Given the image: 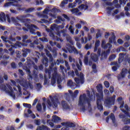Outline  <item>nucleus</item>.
I'll list each match as a JSON object with an SVG mask.
<instances>
[{
  "label": "nucleus",
  "instance_id": "nucleus-15",
  "mask_svg": "<svg viewBox=\"0 0 130 130\" xmlns=\"http://www.w3.org/2000/svg\"><path fill=\"white\" fill-rule=\"evenodd\" d=\"M7 19H10V15L9 14H6L4 12H2L1 14H0V21H2V22H6V18Z\"/></svg>",
  "mask_w": 130,
  "mask_h": 130
},
{
  "label": "nucleus",
  "instance_id": "nucleus-63",
  "mask_svg": "<svg viewBox=\"0 0 130 130\" xmlns=\"http://www.w3.org/2000/svg\"><path fill=\"white\" fill-rule=\"evenodd\" d=\"M91 48H92V45H88V44H86L85 45V49L88 50V49H91Z\"/></svg>",
  "mask_w": 130,
  "mask_h": 130
},
{
  "label": "nucleus",
  "instance_id": "nucleus-49",
  "mask_svg": "<svg viewBox=\"0 0 130 130\" xmlns=\"http://www.w3.org/2000/svg\"><path fill=\"white\" fill-rule=\"evenodd\" d=\"M65 66L67 67L68 71H70L71 70V67H70V65H69V62L67 61H65Z\"/></svg>",
  "mask_w": 130,
  "mask_h": 130
},
{
  "label": "nucleus",
  "instance_id": "nucleus-26",
  "mask_svg": "<svg viewBox=\"0 0 130 130\" xmlns=\"http://www.w3.org/2000/svg\"><path fill=\"white\" fill-rule=\"evenodd\" d=\"M36 130H50V128L46 125H42V126H38Z\"/></svg>",
  "mask_w": 130,
  "mask_h": 130
},
{
  "label": "nucleus",
  "instance_id": "nucleus-45",
  "mask_svg": "<svg viewBox=\"0 0 130 130\" xmlns=\"http://www.w3.org/2000/svg\"><path fill=\"white\" fill-rule=\"evenodd\" d=\"M23 105L24 107H26V108H29V109L32 107V106H31V104H26V103H23Z\"/></svg>",
  "mask_w": 130,
  "mask_h": 130
},
{
  "label": "nucleus",
  "instance_id": "nucleus-33",
  "mask_svg": "<svg viewBox=\"0 0 130 130\" xmlns=\"http://www.w3.org/2000/svg\"><path fill=\"white\" fill-rule=\"evenodd\" d=\"M110 118L111 119L113 123H114L115 122V116H114V114L113 113H111L110 115Z\"/></svg>",
  "mask_w": 130,
  "mask_h": 130
},
{
  "label": "nucleus",
  "instance_id": "nucleus-18",
  "mask_svg": "<svg viewBox=\"0 0 130 130\" xmlns=\"http://www.w3.org/2000/svg\"><path fill=\"white\" fill-rule=\"evenodd\" d=\"M67 85L70 87L72 90H75V89L77 88V84L73 82V81L71 80L68 81Z\"/></svg>",
  "mask_w": 130,
  "mask_h": 130
},
{
  "label": "nucleus",
  "instance_id": "nucleus-39",
  "mask_svg": "<svg viewBox=\"0 0 130 130\" xmlns=\"http://www.w3.org/2000/svg\"><path fill=\"white\" fill-rule=\"evenodd\" d=\"M11 6H15L14 5V2H8V3H6L5 5H4V7L5 8H6L7 7H11Z\"/></svg>",
  "mask_w": 130,
  "mask_h": 130
},
{
  "label": "nucleus",
  "instance_id": "nucleus-47",
  "mask_svg": "<svg viewBox=\"0 0 130 130\" xmlns=\"http://www.w3.org/2000/svg\"><path fill=\"white\" fill-rule=\"evenodd\" d=\"M49 36H50V37H51L52 38V39H53V40H54V39H55V38H56V36H55V35H54V34L53 32H52V31L51 32L49 33Z\"/></svg>",
  "mask_w": 130,
  "mask_h": 130
},
{
  "label": "nucleus",
  "instance_id": "nucleus-35",
  "mask_svg": "<svg viewBox=\"0 0 130 130\" xmlns=\"http://www.w3.org/2000/svg\"><path fill=\"white\" fill-rule=\"evenodd\" d=\"M71 12L72 14H78L80 12V10L78 8H73L71 10Z\"/></svg>",
  "mask_w": 130,
  "mask_h": 130
},
{
  "label": "nucleus",
  "instance_id": "nucleus-3",
  "mask_svg": "<svg viewBox=\"0 0 130 130\" xmlns=\"http://www.w3.org/2000/svg\"><path fill=\"white\" fill-rule=\"evenodd\" d=\"M75 73L77 77H78L74 78L75 83H76L77 85H79L80 84L83 85V84L85 83V77H84V74L82 72L79 74V71L77 69L75 70Z\"/></svg>",
  "mask_w": 130,
  "mask_h": 130
},
{
  "label": "nucleus",
  "instance_id": "nucleus-13",
  "mask_svg": "<svg viewBox=\"0 0 130 130\" xmlns=\"http://www.w3.org/2000/svg\"><path fill=\"white\" fill-rule=\"evenodd\" d=\"M54 67V63L52 62L49 66L50 69H45V73L48 75L49 79L51 78V71L53 70V67Z\"/></svg>",
  "mask_w": 130,
  "mask_h": 130
},
{
  "label": "nucleus",
  "instance_id": "nucleus-22",
  "mask_svg": "<svg viewBox=\"0 0 130 130\" xmlns=\"http://www.w3.org/2000/svg\"><path fill=\"white\" fill-rule=\"evenodd\" d=\"M28 37L27 35H24L22 36V42H23V43H31V42H32V41H31V40L28 39Z\"/></svg>",
  "mask_w": 130,
  "mask_h": 130
},
{
  "label": "nucleus",
  "instance_id": "nucleus-64",
  "mask_svg": "<svg viewBox=\"0 0 130 130\" xmlns=\"http://www.w3.org/2000/svg\"><path fill=\"white\" fill-rule=\"evenodd\" d=\"M129 126H125L123 127L122 130H129Z\"/></svg>",
  "mask_w": 130,
  "mask_h": 130
},
{
  "label": "nucleus",
  "instance_id": "nucleus-53",
  "mask_svg": "<svg viewBox=\"0 0 130 130\" xmlns=\"http://www.w3.org/2000/svg\"><path fill=\"white\" fill-rule=\"evenodd\" d=\"M49 121H50V120H47V123H49V125H50L51 127H53V126H54V123L52 122H49Z\"/></svg>",
  "mask_w": 130,
  "mask_h": 130
},
{
  "label": "nucleus",
  "instance_id": "nucleus-21",
  "mask_svg": "<svg viewBox=\"0 0 130 130\" xmlns=\"http://www.w3.org/2000/svg\"><path fill=\"white\" fill-rule=\"evenodd\" d=\"M79 3V4H82V1L81 0H75V2L73 3H70L69 4V8H71V9H74L76 7V5L77 3Z\"/></svg>",
  "mask_w": 130,
  "mask_h": 130
},
{
  "label": "nucleus",
  "instance_id": "nucleus-44",
  "mask_svg": "<svg viewBox=\"0 0 130 130\" xmlns=\"http://www.w3.org/2000/svg\"><path fill=\"white\" fill-rule=\"evenodd\" d=\"M116 57V55L115 54H112L109 57V60H113V59H115Z\"/></svg>",
  "mask_w": 130,
  "mask_h": 130
},
{
  "label": "nucleus",
  "instance_id": "nucleus-7",
  "mask_svg": "<svg viewBox=\"0 0 130 130\" xmlns=\"http://www.w3.org/2000/svg\"><path fill=\"white\" fill-rule=\"evenodd\" d=\"M96 99V106L98 110L102 111L103 110V106L102 105V100H103V94L102 93L101 95L98 93H95Z\"/></svg>",
  "mask_w": 130,
  "mask_h": 130
},
{
  "label": "nucleus",
  "instance_id": "nucleus-31",
  "mask_svg": "<svg viewBox=\"0 0 130 130\" xmlns=\"http://www.w3.org/2000/svg\"><path fill=\"white\" fill-rule=\"evenodd\" d=\"M6 93H8V94H9L10 96H11V97L16 98V95L14 94V90L10 91L9 89H8V90L6 91Z\"/></svg>",
  "mask_w": 130,
  "mask_h": 130
},
{
  "label": "nucleus",
  "instance_id": "nucleus-12",
  "mask_svg": "<svg viewBox=\"0 0 130 130\" xmlns=\"http://www.w3.org/2000/svg\"><path fill=\"white\" fill-rule=\"evenodd\" d=\"M67 49L70 53H73V52H74L75 54H79V52L75 46H72L70 45L69 47H67Z\"/></svg>",
  "mask_w": 130,
  "mask_h": 130
},
{
  "label": "nucleus",
  "instance_id": "nucleus-50",
  "mask_svg": "<svg viewBox=\"0 0 130 130\" xmlns=\"http://www.w3.org/2000/svg\"><path fill=\"white\" fill-rule=\"evenodd\" d=\"M68 3H69V0H63L61 3V6L62 7H64L65 5H67V4H68Z\"/></svg>",
  "mask_w": 130,
  "mask_h": 130
},
{
  "label": "nucleus",
  "instance_id": "nucleus-1",
  "mask_svg": "<svg viewBox=\"0 0 130 130\" xmlns=\"http://www.w3.org/2000/svg\"><path fill=\"white\" fill-rule=\"evenodd\" d=\"M86 102L88 104V108L89 109V111H92V105H91V100L87 98V95L85 93H83L82 95L81 94L79 96L78 105L82 107L81 108L82 111H86Z\"/></svg>",
  "mask_w": 130,
  "mask_h": 130
},
{
  "label": "nucleus",
  "instance_id": "nucleus-27",
  "mask_svg": "<svg viewBox=\"0 0 130 130\" xmlns=\"http://www.w3.org/2000/svg\"><path fill=\"white\" fill-rule=\"evenodd\" d=\"M42 62L46 68H47V67H48V58H47V57H44V58L42 60Z\"/></svg>",
  "mask_w": 130,
  "mask_h": 130
},
{
  "label": "nucleus",
  "instance_id": "nucleus-54",
  "mask_svg": "<svg viewBox=\"0 0 130 130\" xmlns=\"http://www.w3.org/2000/svg\"><path fill=\"white\" fill-rule=\"evenodd\" d=\"M35 10L34 8H30L26 10L27 13H31V12H33Z\"/></svg>",
  "mask_w": 130,
  "mask_h": 130
},
{
  "label": "nucleus",
  "instance_id": "nucleus-25",
  "mask_svg": "<svg viewBox=\"0 0 130 130\" xmlns=\"http://www.w3.org/2000/svg\"><path fill=\"white\" fill-rule=\"evenodd\" d=\"M101 42L100 41L97 40L95 41L94 48V52H96L98 50V47L100 46Z\"/></svg>",
  "mask_w": 130,
  "mask_h": 130
},
{
  "label": "nucleus",
  "instance_id": "nucleus-41",
  "mask_svg": "<svg viewBox=\"0 0 130 130\" xmlns=\"http://www.w3.org/2000/svg\"><path fill=\"white\" fill-rule=\"evenodd\" d=\"M78 94H79V90H76L74 92H73L72 97L73 98H77V96H78Z\"/></svg>",
  "mask_w": 130,
  "mask_h": 130
},
{
  "label": "nucleus",
  "instance_id": "nucleus-38",
  "mask_svg": "<svg viewBox=\"0 0 130 130\" xmlns=\"http://www.w3.org/2000/svg\"><path fill=\"white\" fill-rule=\"evenodd\" d=\"M84 62L85 66H89V58L88 56H85L84 57Z\"/></svg>",
  "mask_w": 130,
  "mask_h": 130
},
{
  "label": "nucleus",
  "instance_id": "nucleus-24",
  "mask_svg": "<svg viewBox=\"0 0 130 130\" xmlns=\"http://www.w3.org/2000/svg\"><path fill=\"white\" fill-rule=\"evenodd\" d=\"M96 89H97L98 92L100 93L99 95H101V94L103 95V91H102V89H103V86H102V84H99V85L96 86Z\"/></svg>",
  "mask_w": 130,
  "mask_h": 130
},
{
  "label": "nucleus",
  "instance_id": "nucleus-48",
  "mask_svg": "<svg viewBox=\"0 0 130 130\" xmlns=\"http://www.w3.org/2000/svg\"><path fill=\"white\" fill-rule=\"evenodd\" d=\"M11 68H12L14 70L17 69V65L16 64V63L15 62H12L11 63Z\"/></svg>",
  "mask_w": 130,
  "mask_h": 130
},
{
  "label": "nucleus",
  "instance_id": "nucleus-17",
  "mask_svg": "<svg viewBox=\"0 0 130 130\" xmlns=\"http://www.w3.org/2000/svg\"><path fill=\"white\" fill-rule=\"evenodd\" d=\"M127 73L130 75V69L128 70L126 68H123L120 73L121 78H124L125 77V75H126Z\"/></svg>",
  "mask_w": 130,
  "mask_h": 130
},
{
  "label": "nucleus",
  "instance_id": "nucleus-37",
  "mask_svg": "<svg viewBox=\"0 0 130 130\" xmlns=\"http://www.w3.org/2000/svg\"><path fill=\"white\" fill-rule=\"evenodd\" d=\"M12 20L13 22H14L15 26H18L19 27L21 26V24L20 23H18V21H17L16 19H15L14 17L12 18Z\"/></svg>",
  "mask_w": 130,
  "mask_h": 130
},
{
  "label": "nucleus",
  "instance_id": "nucleus-5",
  "mask_svg": "<svg viewBox=\"0 0 130 130\" xmlns=\"http://www.w3.org/2000/svg\"><path fill=\"white\" fill-rule=\"evenodd\" d=\"M1 39L5 43L6 47L10 48L12 46L13 41H16V38H13V36H10L8 38L4 36H1Z\"/></svg>",
  "mask_w": 130,
  "mask_h": 130
},
{
  "label": "nucleus",
  "instance_id": "nucleus-43",
  "mask_svg": "<svg viewBox=\"0 0 130 130\" xmlns=\"http://www.w3.org/2000/svg\"><path fill=\"white\" fill-rule=\"evenodd\" d=\"M39 40H41L42 42H48V40L45 37L40 38Z\"/></svg>",
  "mask_w": 130,
  "mask_h": 130
},
{
  "label": "nucleus",
  "instance_id": "nucleus-57",
  "mask_svg": "<svg viewBox=\"0 0 130 130\" xmlns=\"http://www.w3.org/2000/svg\"><path fill=\"white\" fill-rule=\"evenodd\" d=\"M123 40H122L121 39H119L117 40V43L120 45H121L122 44H123Z\"/></svg>",
  "mask_w": 130,
  "mask_h": 130
},
{
  "label": "nucleus",
  "instance_id": "nucleus-36",
  "mask_svg": "<svg viewBox=\"0 0 130 130\" xmlns=\"http://www.w3.org/2000/svg\"><path fill=\"white\" fill-rule=\"evenodd\" d=\"M92 69L93 70V72L94 74H97V66L96 64H93L92 66Z\"/></svg>",
  "mask_w": 130,
  "mask_h": 130
},
{
  "label": "nucleus",
  "instance_id": "nucleus-19",
  "mask_svg": "<svg viewBox=\"0 0 130 130\" xmlns=\"http://www.w3.org/2000/svg\"><path fill=\"white\" fill-rule=\"evenodd\" d=\"M76 126V124L72 122H67V125L66 127H63L61 130H67L68 127H75Z\"/></svg>",
  "mask_w": 130,
  "mask_h": 130
},
{
  "label": "nucleus",
  "instance_id": "nucleus-20",
  "mask_svg": "<svg viewBox=\"0 0 130 130\" xmlns=\"http://www.w3.org/2000/svg\"><path fill=\"white\" fill-rule=\"evenodd\" d=\"M57 77V73L54 72L52 74V77L51 78V84L53 85L55 83H56V78Z\"/></svg>",
  "mask_w": 130,
  "mask_h": 130
},
{
  "label": "nucleus",
  "instance_id": "nucleus-62",
  "mask_svg": "<svg viewBox=\"0 0 130 130\" xmlns=\"http://www.w3.org/2000/svg\"><path fill=\"white\" fill-rule=\"evenodd\" d=\"M75 58H73L72 57V56H69V61H70V62H73H73H75Z\"/></svg>",
  "mask_w": 130,
  "mask_h": 130
},
{
  "label": "nucleus",
  "instance_id": "nucleus-6",
  "mask_svg": "<svg viewBox=\"0 0 130 130\" xmlns=\"http://www.w3.org/2000/svg\"><path fill=\"white\" fill-rule=\"evenodd\" d=\"M50 100H48L47 101V103L50 106V107H51V106H53V108H55L56 109L57 108L58 104L59 103V101L58 100V98L56 95L53 96V97L50 96ZM52 102V103H51Z\"/></svg>",
  "mask_w": 130,
  "mask_h": 130
},
{
  "label": "nucleus",
  "instance_id": "nucleus-28",
  "mask_svg": "<svg viewBox=\"0 0 130 130\" xmlns=\"http://www.w3.org/2000/svg\"><path fill=\"white\" fill-rule=\"evenodd\" d=\"M55 21L57 24H60L61 22H64L66 19H64V18H61V16H59L57 17V19L55 20Z\"/></svg>",
  "mask_w": 130,
  "mask_h": 130
},
{
  "label": "nucleus",
  "instance_id": "nucleus-55",
  "mask_svg": "<svg viewBox=\"0 0 130 130\" xmlns=\"http://www.w3.org/2000/svg\"><path fill=\"white\" fill-rule=\"evenodd\" d=\"M118 68H119V66H113L112 67V71L113 72H116V71H117V69H118Z\"/></svg>",
  "mask_w": 130,
  "mask_h": 130
},
{
  "label": "nucleus",
  "instance_id": "nucleus-29",
  "mask_svg": "<svg viewBox=\"0 0 130 130\" xmlns=\"http://www.w3.org/2000/svg\"><path fill=\"white\" fill-rule=\"evenodd\" d=\"M53 118L52 119V120L54 122H58V121H60V120H61V119L60 118V117L56 116V115H54L53 116Z\"/></svg>",
  "mask_w": 130,
  "mask_h": 130
},
{
  "label": "nucleus",
  "instance_id": "nucleus-23",
  "mask_svg": "<svg viewBox=\"0 0 130 130\" xmlns=\"http://www.w3.org/2000/svg\"><path fill=\"white\" fill-rule=\"evenodd\" d=\"M99 56L97 55V54L92 53L91 54L90 58L94 62H97L98 61V59Z\"/></svg>",
  "mask_w": 130,
  "mask_h": 130
},
{
  "label": "nucleus",
  "instance_id": "nucleus-52",
  "mask_svg": "<svg viewBox=\"0 0 130 130\" xmlns=\"http://www.w3.org/2000/svg\"><path fill=\"white\" fill-rule=\"evenodd\" d=\"M37 88L39 91H40L41 89L42 88V85H41V83H38L37 84Z\"/></svg>",
  "mask_w": 130,
  "mask_h": 130
},
{
  "label": "nucleus",
  "instance_id": "nucleus-30",
  "mask_svg": "<svg viewBox=\"0 0 130 130\" xmlns=\"http://www.w3.org/2000/svg\"><path fill=\"white\" fill-rule=\"evenodd\" d=\"M112 36L111 37H110L109 39L110 43H113V41H114L115 40V39L116 38V37H115L114 32H112Z\"/></svg>",
  "mask_w": 130,
  "mask_h": 130
},
{
  "label": "nucleus",
  "instance_id": "nucleus-60",
  "mask_svg": "<svg viewBox=\"0 0 130 130\" xmlns=\"http://www.w3.org/2000/svg\"><path fill=\"white\" fill-rule=\"evenodd\" d=\"M109 90H110V92L111 94H112V93H113V92L114 91V87H113V86H111L109 88Z\"/></svg>",
  "mask_w": 130,
  "mask_h": 130
},
{
  "label": "nucleus",
  "instance_id": "nucleus-2",
  "mask_svg": "<svg viewBox=\"0 0 130 130\" xmlns=\"http://www.w3.org/2000/svg\"><path fill=\"white\" fill-rule=\"evenodd\" d=\"M27 44L25 43H22L20 42L17 41L15 44H13L9 49H4V51L6 53H10V55H14L15 53V50H13V48H17V47H21L22 46H27Z\"/></svg>",
  "mask_w": 130,
  "mask_h": 130
},
{
  "label": "nucleus",
  "instance_id": "nucleus-51",
  "mask_svg": "<svg viewBox=\"0 0 130 130\" xmlns=\"http://www.w3.org/2000/svg\"><path fill=\"white\" fill-rule=\"evenodd\" d=\"M104 84L106 88H109V86H110V84H109V82L108 81H104Z\"/></svg>",
  "mask_w": 130,
  "mask_h": 130
},
{
  "label": "nucleus",
  "instance_id": "nucleus-32",
  "mask_svg": "<svg viewBox=\"0 0 130 130\" xmlns=\"http://www.w3.org/2000/svg\"><path fill=\"white\" fill-rule=\"evenodd\" d=\"M0 89L3 91H5V92H7V91L8 90L7 86H6L5 84H1L0 85Z\"/></svg>",
  "mask_w": 130,
  "mask_h": 130
},
{
  "label": "nucleus",
  "instance_id": "nucleus-59",
  "mask_svg": "<svg viewBox=\"0 0 130 130\" xmlns=\"http://www.w3.org/2000/svg\"><path fill=\"white\" fill-rule=\"evenodd\" d=\"M79 9L80 10H85V5L84 4H81L80 6L78 7Z\"/></svg>",
  "mask_w": 130,
  "mask_h": 130
},
{
  "label": "nucleus",
  "instance_id": "nucleus-46",
  "mask_svg": "<svg viewBox=\"0 0 130 130\" xmlns=\"http://www.w3.org/2000/svg\"><path fill=\"white\" fill-rule=\"evenodd\" d=\"M117 51H120V50L121 51H123V52H125L126 51V49H125L124 47H122V46H121L119 47V48L117 49Z\"/></svg>",
  "mask_w": 130,
  "mask_h": 130
},
{
  "label": "nucleus",
  "instance_id": "nucleus-4",
  "mask_svg": "<svg viewBox=\"0 0 130 130\" xmlns=\"http://www.w3.org/2000/svg\"><path fill=\"white\" fill-rule=\"evenodd\" d=\"M121 111L123 112L125 115L123 114H120L119 115V117H120V118H123L122 121H123L124 124H130L129 113L125 111L124 109H122L121 110ZM123 118H125V119H123Z\"/></svg>",
  "mask_w": 130,
  "mask_h": 130
},
{
  "label": "nucleus",
  "instance_id": "nucleus-10",
  "mask_svg": "<svg viewBox=\"0 0 130 130\" xmlns=\"http://www.w3.org/2000/svg\"><path fill=\"white\" fill-rule=\"evenodd\" d=\"M28 16L26 15H19L16 17V20L20 22V23H27L28 21H30V19L26 18Z\"/></svg>",
  "mask_w": 130,
  "mask_h": 130
},
{
  "label": "nucleus",
  "instance_id": "nucleus-11",
  "mask_svg": "<svg viewBox=\"0 0 130 130\" xmlns=\"http://www.w3.org/2000/svg\"><path fill=\"white\" fill-rule=\"evenodd\" d=\"M26 51H24L22 54L21 53V51L16 50V57L17 58H21L22 56H23V57H26L27 56V54H28V52H30V49H26Z\"/></svg>",
  "mask_w": 130,
  "mask_h": 130
},
{
  "label": "nucleus",
  "instance_id": "nucleus-58",
  "mask_svg": "<svg viewBox=\"0 0 130 130\" xmlns=\"http://www.w3.org/2000/svg\"><path fill=\"white\" fill-rule=\"evenodd\" d=\"M62 17H63V18H64V19H66V20H67L68 21H70V17H69V16H68V15H67L65 14H63L62 15Z\"/></svg>",
  "mask_w": 130,
  "mask_h": 130
},
{
  "label": "nucleus",
  "instance_id": "nucleus-40",
  "mask_svg": "<svg viewBox=\"0 0 130 130\" xmlns=\"http://www.w3.org/2000/svg\"><path fill=\"white\" fill-rule=\"evenodd\" d=\"M34 122L36 125H40L41 124V120L39 119H35Z\"/></svg>",
  "mask_w": 130,
  "mask_h": 130
},
{
  "label": "nucleus",
  "instance_id": "nucleus-42",
  "mask_svg": "<svg viewBox=\"0 0 130 130\" xmlns=\"http://www.w3.org/2000/svg\"><path fill=\"white\" fill-rule=\"evenodd\" d=\"M50 29H51V30H52V31L56 30L57 29V27H56V24H52L50 26Z\"/></svg>",
  "mask_w": 130,
  "mask_h": 130
},
{
  "label": "nucleus",
  "instance_id": "nucleus-9",
  "mask_svg": "<svg viewBox=\"0 0 130 130\" xmlns=\"http://www.w3.org/2000/svg\"><path fill=\"white\" fill-rule=\"evenodd\" d=\"M116 96L113 95L112 97L108 98L105 101V105L106 107L108 108H111L112 105H114L115 103V98Z\"/></svg>",
  "mask_w": 130,
  "mask_h": 130
},
{
  "label": "nucleus",
  "instance_id": "nucleus-61",
  "mask_svg": "<svg viewBox=\"0 0 130 130\" xmlns=\"http://www.w3.org/2000/svg\"><path fill=\"white\" fill-rule=\"evenodd\" d=\"M76 45L79 49H81L82 48V45L80 43L77 42L76 43Z\"/></svg>",
  "mask_w": 130,
  "mask_h": 130
},
{
  "label": "nucleus",
  "instance_id": "nucleus-16",
  "mask_svg": "<svg viewBox=\"0 0 130 130\" xmlns=\"http://www.w3.org/2000/svg\"><path fill=\"white\" fill-rule=\"evenodd\" d=\"M61 104L63 109H65V110H71V107L66 101H62Z\"/></svg>",
  "mask_w": 130,
  "mask_h": 130
},
{
  "label": "nucleus",
  "instance_id": "nucleus-34",
  "mask_svg": "<svg viewBox=\"0 0 130 130\" xmlns=\"http://www.w3.org/2000/svg\"><path fill=\"white\" fill-rule=\"evenodd\" d=\"M37 110L41 112L42 111V106H41V104H38L36 106Z\"/></svg>",
  "mask_w": 130,
  "mask_h": 130
},
{
  "label": "nucleus",
  "instance_id": "nucleus-14",
  "mask_svg": "<svg viewBox=\"0 0 130 130\" xmlns=\"http://www.w3.org/2000/svg\"><path fill=\"white\" fill-rule=\"evenodd\" d=\"M102 48H103L104 49H111V47H112V45L110 43H107L106 44V42H105V40H103L102 41V44H101Z\"/></svg>",
  "mask_w": 130,
  "mask_h": 130
},
{
  "label": "nucleus",
  "instance_id": "nucleus-8",
  "mask_svg": "<svg viewBox=\"0 0 130 130\" xmlns=\"http://www.w3.org/2000/svg\"><path fill=\"white\" fill-rule=\"evenodd\" d=\"M111 50V49H108L106 51H104L101 53V48H99L98 49L97 54L99 56H101V60H103L104 58L105 59H106L107 57H108V55H109L110 53V51Z\"/></svg>",
  "mask_w": 130,
  "mask_h": 130
},
{
  "label": "nucleus",
  "instance_id": "nucleus-56",
  "mask_svg": "<svg viewBox=\"0 0 130 130\" xmlns=\"http://www.w3.org/2000/svg\"><path fill=\"white\" fill-rule=\"evenodd\" d=\"M41 56V54L39 52L36 51V57L38 58H40V57Z\"/></svg>",
  "mask_w": 130,
  "mask_h": 130
}]
</instances>
